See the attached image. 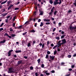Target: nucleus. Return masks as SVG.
Wrapping results in <instances>:
<instances>
[{"label":"nucleus","mask_w":76,"mask_h":76,"mask_svg":"<svg viewBox=\"0 0 76 76\" xmlns=\"http://www.w3.org/2000/svg\"><path fill=\"white\" fill-rule=\"evenodd\" d=\"M59 2H58V0H55V1L54 2V5H56V4H60L61 3V0H59Z\"/></svg>","instance_id":"1"},{"label":"nucleus","mask_w":76,"mask_h":76,"mask_svg":"<svg viewBox=\"0 0 76 76\" xmlns=\"http://www.w3.org/2000/svg\"><path fill=\"white\" fill-rule=\"evenodd\" d=\"M8 73H15V71L13 70V69L12 68H10L9 69V71H8Z\"/></svg>","instance_id":"2"},{"label":"nucleus","mask_w":76,"mask_h":76,"mask_svg":"<svg viewBox=\"0 0 76 76\" xmlns=\"http://www.w3.org/2000/svg\"><path fill=\"white\" fill-rule=\"evenodd\" d=\"M62 41V43L63 44H65V43H66V39H64L63 40H61Z\"/></svg>","instance_id":"3"},{"label":"nucleus","mask_w":76,"mask_h":76,"mask_svg":"<svg viewBox=\"0 0 76 76\" xmlns=\"http://www.w3.org/2000/svg\"><path fill=\"white\" fill-rule=\"evenodd\" d=\"M50 59H51V60H53L54 59V57L55 56H50Z\"/></svg>","instance_id":"4"},{"label":"nucleus","mask_w":76,"mask_h":76,"mask_svg":"<svg viewBox=\"0 0 76 76\" xmlns=\"http://www.w3.org/2000/svg\"><path fill=\"white\" fill-rule=\"evenodd\" d=\"M13 51V50H11L10 51H9V52L8 53V56H10V55H11V52Z\"/></svg>","instance_id":"5"},{"label":"nucleus","mask_w":76,"mask_h":76,"mask_svg":"<svg viewBox=\"0 0 76 76\" xmlns=\"http://www.w3.org/2000/svg\"><path fill=\"white\" fill-rule=\"evenodd\" d=\"M40 14H39V15H43V13H44V12L42 11H40Z\"/></svg>","instance_id":"6"},{"label":"nucleus","mask_w":76,"mask_h":76,"mask_svg":"<svg viewBox=\"0 0 76 76\" xmlns=\"http://www.w3.org/2000/svg\"><path fill=\"white\" fill-rule=\"evenodd\" d=\"M47 72H48V71H45V73H46V75H50V74L48 73H47Z\"/></svg>","instance_id":"7"},{"label":"nucleus","mask_w":76,"mask_h":76,"mask_svg":"<svg viewBox=\"0 0 76 76\" xmlns=\"http://www.w3.org/2000/svg\"><path fill=\"white\" fill-rule=\"evenodd\" d=\"M13 5H11L10 6L8 7V10H9V9H10V8L11 7H13Z\"/></svg>","instance_id":"8"},{"label":"nucleus","mask_w":76,"mask_h":76,"mask_svg":"<svg viewBox=\"0 0 76 76\" xmlns=\"http://www.w3.org/2000/svg\"><path fill=\"white\" fill-rule=\"evenodd\" d=\"M6 42V40H4L0 42V43H4Z\"/></svg>","instance_id":"9"},{"label":"nucleus","mask_w":76,"mask_h":76,"mask_svg":"<svg viewBox=\"0 0 76 76\" xmlns=\"http://www.w3.org/2000/svg\"><path fill=\"white\" fill-rule=\"evenodd\" d=\"M7 1H5L4 2H2L1 3V4H4L5 3H6V2H7Z\"/></svg>","instance_id":"10"},{"label":"nucleus","mask_w":76,"mask_h":76,"mask_svg":"<svg viewBox=\"0 0 76 76\" xmlns=\"http://www.w3.org/2000/svg\"><path fill=\"white\" fill-rule=\"evenodd\" d=\"M21 52V50H16L15 51V53H20Z\"/></svg>","instance_id":"11"},{"label":"nucleus","mask_w":76,"mask_h":76,"mask_svg":"<svg viewBox=\"0 0 76 76\" xmlns=\"http://www.w3.org/2000/svg\"><path fill=\"white\" fill-rule=\"evenodd\" d=\"M55 8V7H53L52 9L51 10V12H53V11H54V8Z\"/></svg>","instance_id":"12"},{"label":"nucleus","mask_w":76,"mask_h":76,"mask_svg":"<svg viewBox=\"0 0 76 76\" xmlns=\"http://www.w3.org/2000/svg\"><path fill=\"white\" fill-rule=\"evenodd\" d=\"M53 12H50L49 13V15H50V16H52L53 14Z\"/></svg>","instance_id":"13"},{"label":"nucleus","mask_w":76,"mask_h":76,"mask_svg":"<svg viewBox=\"0 0 76 76\" xmlns=\"http://www.w3.org/2000/svg\"><path fill=\"white\" fill-rule=\"evenodd\" d=\"M31 32H35V31L33 29L30 31Z\"/></svg>","instance_id":"14"},{"label":"nucleus","mask_w":76,"mask_h":76,"mask_svg":"<svg viewBox=\"0 0 76 76\" xmlns=\"http://www.w3.org/2000/svg\"><path fill=\"white\" fill-rule=\"evenodd\" d=\"M55 38L56 39H57V40H59L60 39V37H56Z\"/></svg>","instance_id":"15"},{"label":"nucleus","mask_w":76,"mask_h":76,"mask_svg":"<svg viewBox=\"0 0 76 76\" xmlns=\"http://www.w3.org/2000/svg\"><path fill=\"white\" fill-rule=\"evenodd\" d=\"M42 26H43V23H42V22H41L40 26L41 27Z\"/></svg>","instance_id":"16"},{"label":"nucleus","mask_w":76,"mask_h":76,"mask_svg":"<svg viewBox=\"0 0 76 76\" xmlns=\"http://www.w3.org/2000/svg\"><path fill=\"white\" fill-rule=\"evenodd\" d=\"M4 36H7V37H8V36H9V35L8 34H7V33H6L4 34Z\"/></svg>","instance_id":"17"},{"label":"nucleus","mask_w":76,"mask_h":76,"mask_svg":"<svg viewBox=\"0 0 76 76\" xmlns=\"http://www.w3.org/2000/svg\"><path fill=\"white\" fill-rule=\"evenodd\" d=\"M49 2L50 4H53V1L52 0H50L49 1Z\"/></svg>","instance_id":"18"},{"label":"nucleus","mask_w":76,"mask_h":76,"mask_svg":"<svg viewBox=\"0 0 76 76\" xmlns=\"http://www.w3.org/2000/svg\"><path fill=\"white\" fill-rule=\"evenodd\" d=\"M44 21H46V22H49L50 21V20L46 19H44Z\"/></svg>","instance_id":"19"},{"label":"nucleus","mask_w":76,"mask_h":76,"mask_svg":"<svg viewBox=\"0 0 76 76\" xmlns=\"http://www.w3.org/2000/svg\"><path fill=\"white\" fill-rule=\"evenodd\" d=\"M11 35L12 36V37H15V34H11Z\"/></svg>","instance_id":"20"},{"label":"nucleus","mask_w":76,"mask_h":76,"mask_svg":"<svg viewBox=\"0 0 76 76\" xmlns=\"http://www.w3.org/2000/svg\"><path fill=\"white\" fill-rule=\"evenodd\" d=\"M3 25H4V23H2V24H1L0 26V27H2V26H3Z\"/></svg>","instance_id":"21"},{"label":"nucleus","mask_w":76,"mask_h":76,"mask_svg":"<svg viewBox=\"0 0 76 76\" xmlns=\"http://www.w3.org/2000/svg\"><path fill=\"white\" fill-rule=\"evenodd\" d=\"M57 11H56L54 12V14L55 15H56V13H57Z\"/></svg>","instance_id":"22"},{"label":"nucleus","mask_w":76,"mask_h":76,"mask_svg":"<svg viewBox=\"0 0 76 76\" xmlns=\"http://www.w3.org/2000/svg\"><path fill=\"white\" fill-rule=\"evenodd\" d=\"M28 23H29V21H26V22L25 24L26 25V24L28 25Z\"/></svg>","instance_id":"23"},{"label":"nucleus","mask_w":76,"mask_h":76,"mask_svg":"<svg viewBox=\"0 0 76 76\" xmlns=\"http://www.w3.org/2000/svg\"><path fill=\"white\" fill-rule=\"evenodd\" d=\"M31 46V44L29 43L28 44L27 46L28 47H29L30 46Z\"/></svg>","instance_id":"24"},{"label":"nucleus","mask_w":76,"mask_h":76,"mask_svg":"<svg viewBox=\"0 0 76 76\" xmlns=\"http://www.w3.org/2000/svg\"><path fill=\"white\" fill-rule=\"evenodd\" d=\"M22 63V61H18V64H20V63Z\"/></svg>","instance_id":"25"},{"label":"nucleus","mask_w":76,"mask_h":76,"mask_svg":"<svg viewBox=\"0 0 76 76\" xmlns=\"http://www.w3.org/2000/svg\"><path fill=\"white\" fill-rule=\"evenodd\" d=\"M65 36V35H63L61 36V38H63Z\"/></svg>","instance_id":"26"},{"label":"nucleus","mask_w":76,"mask_h":76,"mask_svg":"<svg viewBox=\"0 0 76 76\" xmlns=\"http://www.w3.org/2000/svg\"><path fill=\"white\" fill-rule=\"evenodd\" d=\"M40 59H39L38 60H37V61L38 62V63H39V62H40Z\"/></svg>","instance_id":"27"},{"label":"nucleus","mask_w":76,"mask_h":76,"mask_svg":"<svg viewBox=\"0 0 76 76\" xmlns=\"http://www.w3.org/2000/svg\"><path fill=\"white\" fill-rule=\"evenodd\" d=\"M10 32H12V31H13V29L11 28H10Z\"/></svg>","instance_id":"28"},{"label":"nucleus","mask_w":76,"mask_h":76,"mask_svg":"<svg viewBox=\"0 0 76 76\" xmlns=\"http://www.w3.org/2000/svg\"><path fill=\"white\" fill-rule=\"evenodd\" d=\"M46 58H48V54H47L46 56Z\"/></svg>","instance_id":"29"},{"label":"nucleus","mask_w":76,"mask_h":76,"mask_svg":"<svg viewBox=\"0 0 76 76\" xmlns=\"http://www.w3.org/2000/svg\"><path fill=\"white\" fill-rule=\"evenodd\" d=\"M30 69L31 70H33V69H34V68H33V67L31 66L30 67Z\"/></svg>","instance_id":"30"},{"label":"nucleus","mask_w":76,"mask_h":76,"mask_svg":"<svg viewBox=\"0 0 76 76\" xmlns=\"http://www.w3.org/2000/svg\"><path fill=\"white\" fill-rule=\"evenodd\" d=\"M22 26H19V27H18V29H20V28H22Z\"/></svg>","instance_id":"31"},{"label":"nucleus","mask_w":76,"mask_h":76,"mask_svg":"<svg viewBox=\"0 0 76 76\" xmlns=\"http://www.w3.org/2000/svg\"><path fill=\"white\" fill-rule=\"evenodd\" d=\"M57 47V45H55V46L53 48V49H55V48H56V47Z\"/></svg>","instance_id":"32"},{"label":"nucleus","mask_w":76,"mask_h":76,"mask_svg":"<svg viewBox=\"0 0 76 76\" xmlns=\"http://www.w3.org/2000/svg\"><path fill=\"white\" fill-rule=\"evenodd\" d=\"M58 45L59 46H61L62 44H63L62 43H58Z\"/></svg>","instance_id":"33"},{"label":"nucleus","mask_w":76,"mask_h":76,"mask_svg":"<svg viewBox=\"0 0 76 76\" xmlns=\"http://www.w3.org/2000/svg\"><path fill=\"white\" fill-rule=\"evenodd\" d=\"M3 28H0V32H1V31H3Z\"/></svg>","instance_id":"34"},{"label":"nucleus","mask_w":76,"mask_h":76,"mask_svg":"<svg viewBox=\"0 0 76 76\" xmlns=\"http://www.w3.org/2000/svg\"><path fill=\"white\" fill-rule=\"evenodd\" d=\"M5 22L6 23H7L8 22V19L5 20Z\"/></svg>","instance_id":"35"},{"label":"nucleus","mask_w":76,"mask_h":76,"mask_svg":"<svg viewBox=\"0 0 76 76\" xmlns=\"http://www.w3.org/2000/svg\"><path fill=\"white\" fill-rule=\"evenodd\" d=\"M12 26L13 27H15V23H13Z\"/></svg>","instance_id":"36"},{"label":"nucleus","mask_w":76,"mask_h":76,"mask_svg":"<svg viewBox=\"0 0 76 76\" xmlns=\"http://www.w3.org/2000/svg\"><path fill=\"white\" fill-rule=\"evenodd\" d=\"M10 15H9V16H8L6 18H7V19H8V18H10Z\"/></svg>","instance_id":"37"},{"label":"nucleus","mask_w":76,"mask_h":76,"mask_svg":"<svg viewBox=\"0 0 76 76\" xmlns=\"http://www.w3.org/2000/svg\"><path fill=\"white\" fill-rule=\"evenodd\" d=\"M46 25H50V23L49 22H47L46 23Z\"/></svg>","instance_id":"38"},{"label":"nucleus","mask_w":76,"mask_h":76,"mask_svg":"<svg viewBox=\"0 0 76 76\" xmlns=\"http://www.w3.org/2000/svg\"><path fill=\"white\" fill-rule=\"evenodd\" d=\"M47 53L48 54H50V53H50V52L49 51H48Z\"/></svg>","instance_id":"39"},{"label":"nucleus","mask_w":76,"mask_h":76,"mask_svg":"<svg viewBox=\"0 0 76 76\" xmlns=\"http://www.w3.org/2000/svg\"><path fill=\"white\" fill-rule=\"evenodd\" d=\"M56 53H57V52H56V51H54V55H56Z\"/></svg>","instance_id":"40"},{"label":"nucleus","mask_w":76,"mask_h":76,"mask_svg":"<svg viewBox=\"0 0 76 76\" xmlns=\"http://www.w3.org/2000/svg\"><path fill=\"white\" fill-rule=\"evenodd\" d=\"M5 10H5V9H4L2 10V12H4V11H5Z\"/></svg>","instance_id":"41"},{"label":"nucleus","mask_w":76,"mask_h":76,"mask_svg":"<svg viewBox=\"0 0 76 76\" xmlns=\"http://www.w3.org/2000/svg\"><path fill=\"white\" fill-rule=\"evenodd\" d=\"M58 25H59V26H61V23H58Z\"/></svg>","instance_id":"42"},{"label":"nucleus","mask_w":76,"mask_h":76,"mask_svg":"<svg viewBox=\"0 0 76 76\" xmlns=\"http://www.w3.org/2000/svg\"><path fill=\"white\" fill-rule=\"evenodd\" d=\"M24 58L26 59H27V58H28V57L27 56H24Z\"/></svg>","instance_id":"43"},{"label":"nucleus","mask_w":76,"mask_h":76,"mask_svg":"<svg viewBox=\"0 0 76 76\" xmlns=\"http://www.w3.org/2000/svg\"><path fill=\"white\" fill-rule=\"evenodd\" d=\"M19 3H20V2H18L17 3V4H16V5H18V4H19Z\"/></svg>","instance_id":"44"},{"label":"nucleus","mask_w":76,"mask_h":76,"mask_svg":"<svg viewBox=\"0 0 76 76\" xmlns=\"http://www.w3.org/2000/svg\"><path fill=\"white\" fill-rule=\"evenodd\" d=\"M68 58H70V57H71V55H69L68 56Z\"/></svg>","instance_id":"45"},{"label":"nucleus","mask_w":76,"mask_h":76,"mask_svg":"<svg viewBox=\"0 0 76 76\" xmlns=\"http://www.w3.org/2000/svg\"><path fill=\"white\" fill-rule=\"evenodd\" d=\"M26 33H27V32H26L25 33H23V35H25L26 34Z\"/></svg>","instance_id":"46"},{"label":"nucleus","mask_w":76,"mask_h":76,"mask_svg":"<svg viewBox=\"0 0 76 76\" xmlns=\"http://www.w3.org/2000/svg\"><path fill=\"white\" fill-rule=\"evenodd\" d=\"M51 47H53L54 46V44H51Z\"/></svg>","instance_id":"47"},{"label":"nucleus","mask_w":76,"mask_h":76,"mask_svg":"<svg viewBox=\"0 0 76 76\" xmlns=\"http://www.w3.org/2000/svg\"><path fill=\"white\" fill-rule=\"evenodd\" d=\"M41 67H44V65H43V64H42V65H41Z\"/></svg>","instance_id":"48"},{"label":"nucleus","mask_w":76,"mask_h":76,"mask_svg":"<svg viewBox=\"0 0 76 76\" xmlns=\"http://www.w3.org/2000/svg\"><path fill=\"white\" fill-rule=\"evenodd\" d=\"M76 53L74 54L73 55V57H76Z\"/></svg>","instance_id":"49"},{"label":"nucleus","mask_w":76,"mask_h":76,"mask_svg":"<svg viewBox=\"0 0 76 76\" xmlns=\"http://www.w3.org/2000/svg\"><path fill=\"white\" fill-rule=\"evenodd\" d=\"M38 22H41V19H39L38 20Z\"/></svg>","instance_id":"50"},{"label":"nucleus","mask_w":76,"mask_h":76,"mask_svg":"<svg viewBox=\"0 0 76 76\" xmlns=\"http://www.w3.org/2000/svg\"><path fill=\"white\" fill-rule=\"evenodd\" d=\"M7 3H8V4H10V1H7Z\"/></svg>","instance_id":"51"},{"label":"nucleus","mask_w":76,"mask_h":76,"mask_svg":"<svg viewBox=\"0 0 76 76\" xmlns=\"http://www.w3.org/2000/svg\"><path fill=\"white\" fill-rule=\"evenodd\" d=\"M9 38H12V37L11 36H9L8 35V36Z\"/></svg>","instance_id":"52"},{"label":"nucleus","mask_w":76,"mask_h":76,"mask_svg":"<svg viewBox=\"0 0 76 76\" xmlns=\"http://www.w3.org/2000/svg\"><path fill=\"white\" fill-rule=\"evenodd\" d=\"M37 13V12H35L34 13V15L35 16V15H36V13Z\"/></svg>","instance_id":"53"},{"label":"nucleus","mask_w":76,"mask_h":76,"mask_svg":"<svg viewBox=\"0 0 76 76\" xmlns=\"http://www.w3.org/2000/svg\"><path fill=\"white\" fill-rule=\"evenodd\" d=\"M56 29V28H54V29L53 30V32H54Z\"/></svg>","instance_id":"54"},{"label":"nucleus","mask_w":76,"mask_h":76,"mask_svg":"<svg viewBox=\"0 0 76 76\" xmlns=\"http://www.w3.org/2000/svg\"><path fill=\"white\" fill-rule=\"evenodd\" d=\"M15 9V10H18V9H19V8H16Z\"/></svg>","instance_id":"55"},{"label":"nucleus","mask_w":76,"mask_h":76,"mask_svg":"<svg viewBox=\"0 0 76 76\" xmlns=\"http://www.w3.org/2000/svg\"><path fill=\"white\" fill-rule=\"evenodd\" d=\"M15 20V17H14V18L13 19V21H14Z\"/></svg>","instance_id":"56"},{"label":"nucleus","mask_w":76,"mask_h":76,"mask_svg":"<svg viewBox=\"0 0 76 76\" xmlns=\"http://www.w3.org/2000/svg\"><path fill=\"white\" fill-rule=\"evenodd\" d=\"M61 33L62 34H64V31H62Z\"/></svg>","instance_id":"57"},{"label":"nucleus","mask_w":76,"mask_h":76,"mask_svg":"<svg viewBox=\"0 0 76 76\" xmlns=\"http://www.w3.org/2000/svg\"><path fill=\"white\" fill-rule=\"evenodd\" d=\"M72 68H73V67H75V66H74V65H72Z\"/></svg>","instance_id":"58"},{"label":"nucleus","mask_w":76,"mask_h":76,"mask_svg":"<svg viewBox=\"0 0 76 76\" xmlns=\"http://www.w3.org/2000/svg\"><path fill=\"white\" fill-rule=\"evenodd\" d=\"M51 73H54L55 72V71L54 70H53L51 72Z\"/></svg>","instance_id":"59"},{"label":"nucleus","mask_w":76,"mask_h":76,"mask_svg":"<svg viewBox=\"0 0 76 76\" xmlns=\"http://www.w3.org/2000/svg\"><path fill=\"white\" fill-rule=\"evenodd\" d=\"M72 12V11L71 10H69L68 11V13H70V12Z\"/></svg>","instance_id":"60"},{"label":"nucleus","mask_w":76,"mask_h":76,"mask_svg":"<svg viewBox=\"0 0 76 76\" xmlns=\"http://www.w3.org/2000/svg\"><path fill=\"white\" fill-rule=\"evenodd\" d=\"M35 75L36 76H38V73H35Z\"/></svg>","instance_id":"61"},{"label":"nucleus","mask_w":76,"mask_h":76,"mask_svg":"<svg viewBox=\"0 0 76 76\" xmlns=\"http://www.w3.org/2000/svg\"><path fill=\"white\" fill-rule=\"evenodd\" d=\"M53 24H56V21H54L53 22Z\"/></svg>","instance_id":"62"},{"label":"nucleus","mask_w":76,"mask_h":76,"mask_svg":"<svg viewBox=\"0 0 76 76\" xmlns=\"http://www.w3.org/2000/svg\"><path fill=\"white\" fill-rule=\"evenodd\" d=\"M73 45H74V46H76V44L75 43H74V44H73Z\"/></svg>","instance_id":"63"},{"label":"nucleus","mask_w":76,"mask_h":76,"mask_svg":"<svg viewBox=\"0 0 76 76\" xmlns=\"http://www.w3.org/2000/svg\"><path fill=\"white\" fill-rule=\"evenodd\" d=\"M74 4L75 5V6H76V2H75V3H74Z\"/></svg>","instance_id":"64"}]
</instances>
